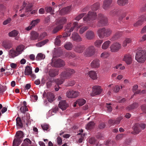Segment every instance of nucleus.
Returning <instances> with one entry per match:
<instances>
[{
	"label": "nucleus",
	"instance_id": "obj_3",
	"mask_svg": "<svg viewBox=\"0 0 146 146\" xmlns=\"http://www.w3.org/2000/svg\"><path fill=\"white\" fill-rule=\"evenodd\" d=\"M97 17L96 13L94 11H89L87 15L85 16L83 19L86 22L92 21L96 19Z\"/></svg>",
	"mask_w": 146,
	"mask_h": 146
},
{
	"label": "nucleus",
	"instance_id": "obj_24",
	"mask_svg": "<svg viewBox=\"0 0 146 146\" xmlns=\"http://www.w3.org/2000/svg\"><path fill=\"white\" fill-rule=\"evenodd\" d=\"M27 104L26 102L24 101L23 102V104L22 105L20 110L21 112L25 113L26 111H28V109L27 106Z\"/></svg>",
	"mask_w": 146,
	"mask_h": 146
},
{
	"label": "nucleus",
	"instance_id": "obj_39",
	"mask_svg": "<svg viewBox=\"0 0 146 146\" xmlns=\"http://www.w3.org/2000/svg\"><path fill=\"white\" fill-rule=\"evenodd\" d=\"M62 37V36L59 35L57 36L56 38L55 39L54 44L55 45L60 46L61 43V40L60 38Z\"/></svg>",
	"mask_w": 146,
	"mask_h": 146
},
{
	"label": "nucleus",
	"instance_id": "obj_37",
	"mask_svg": "<svg viewBox=\"0 0 146 146\" xmlns=\"http://www.w3.org/2000/svg\"><path fill=\"white\" fill-rule=\"evenodd\" d=\"M39 35L35 31H32L31 33V38L32 40L36 39L38 37Z\"/></svg>",
	"mask_w": 146,
	"mask_h": 146
},
{
	"label": "nucleus",
	"instance_id": "obj_60",
	"mask_svg": "<svg viewBox=\"0 0 146 146\" xmlns=\"http://www.w3.org/2000/svg\"><path fill=\"white\" fill-rule=\"evenodd\" d=\"M45 9L46 11L48 13H53L54 11V9H52V8L50 7H46L45 8Z\"/></svg>",
	"mask_w": 146,
	"mask_h": 146
},
{
	"label": "nucleus",
	"instance_id": "obj_44",
	"mask_svg": "<svg viewBox=\"0 0 146 146\" xmlns=\"http://www.w3.org/2000/svg\"><path fill=\"white\" fill-rule=\"evenodd\" d=\"M86 102V101L83 99H79L76 100V103L79 106H82Z\"/></svg>",
	"mask_w": 146,
	"mask_h": 146
},
{
	"label": "nucleus",
	"instance_id": "obj_17",
	"mask_svg": "<svg viewBox=\"0 0 146 146\" xmlns=\"http://www.w3.org/2000/svg\"><path fill=\"white\" fill-rule=\"evenodd\" d=\"M123 60L127 64H129L132 62V56L131 55L129 54H126L124 56Z\"/></svg>",
	"mask_w": 146,
	"mask_h": 146
},
{
	"label": "nucleus",
	"instance_id": "obj_13",
	"mask_svg": "<svg viewBox=\"0 0 146 146\" xmlns=\"http://www.w3.org/2000/svg\"><path fill=\"white\" fill-rule=\"evenodd\" d=\"M85 49V47L84 45L79 44L75 46L74 50L76 52L82 53Z\"/></svg>",
	"mask_w": 146,
	"mask_h": 146
},
{
	"label": "nucleus",
	"instance_id": "obj_8",
	"mask_svg": "<svg viewBox=\"0 0 146 146\" xmlns=\"http://www.w3.org/2000/svg\"><path fill=\"white\" fill-rule=\"evenodd\" d=\"M110 48L111 52H116L120 48L121 45L118 42H115L111 45Z\"/></svg>",
	"mask_w": 146,
	"mask_h": 146
},
{
	"label": "nucleus",
	"instance_id": "obj_35",
	"mask_svg": "<svg viewBox=\"0 0 146 146\" xmlns=\"http://www.w3.org/2000/svg\"><path fill=\"white\" fill-rule=\"evenodd\" d=\"M139 105L137 103H134L127 108V110H131L137 108Z\"/></svg>",
	"mask_w": 146,
	"mask_h": 146
},
{
	"label": "nucleus",
	"instance_id": "obj_56",
	"mask_svg": "<svg viewBox=\"0 0 146 146\" xmlns=\"http://www.w3.org/2000/svg\"><path fill=\"white\" fill-rule=\"evenodd\" d=\"M109 53L106 52H105L102 53L100 55V57L103 58H106L109 56Z\"/></svg>",
	"mask_w": 146,
	"mask_h": 146
},
{
	"label": "nucleus",
	"instance_id": "obj_27",
	"mask_svg": "<svg viewBox=\"0 0 146 146\" xmlns=\"http://www.w3.org/2000/svg\"><path fill=\"white\" fill-rule=\"evenodd\" d=\"M3 46L6 49H9L12 47V44L9 41H5L3 42Z\"/></svg>",
	"mask_w": 146,
	"mask_h": 146
},
{
	"label": "nucleus",
	"instance_id": "obj_26",
	"mask_svg": "<svg viewBox=\"0 0 146 146\" xmlns=\"http://www.w3.org/2000/svg\"><path fill=\"white\" fill-rule=\"evenodd\" d=\"M9 55L10 58H14L18 55L16 51H15L13 49H12L9 51Z\"/></svg>",
	"mask_w": 146,
	"mask_h": 146
},
{
	"label": "nucleus",
	"instance_id": "obj_48",
	"mask_svg": "<svg viewBox=\"0 0 146 146\" xmlns=\"http://www.w3.org/2000/svg\"><path fill=\"white\" fill-rule=\"evenodd\" d=\"M103 42V40H98L95 41L94 42L95 46L98 48H100L101 44Z\"/></svg>",
	"mask_w": 146,
	"mask_h": 146
},
{
	"label": "nucleus",
	"instance_id": "obj_51",
	"mask_svg": "<svg viewBox=\"0 0 146 146\" xmlns=\"http://www.w3.org/2000/svg\"><path fill=\"white\" fill-rule=\"evenodd\" d=\"M45 55L43 54L40 53L38 54L36 57V59L37 60H40L42 59H44L45 58Z\"/></svg>",
	"mask_w": 146,
	"mask_h": 146
},
{
	"label": "nucleus",
	"instance_id": "obj_15",
	"mask_svg": "<svg viewBox=\"0 0 146 146\" xmlns=\"http://www.w3.org/2000/svg\"><path fill=\"white\" fill-rule=\"evenodd\" d=\"M71 7V6H69L62 8L60 11V14L61 15H64L67 14L70 11Z\"/></svg>",
	"mask_w": 146,
	"mask_h": 146
},
{
	"label": "nucleus",
	"instance_id": "obj_7",
	"mask_svg": "<svg viewBox=\"0 0 146 146\" xmlns=\"http://www.w3.org/2000/svg\"><path fill=\"white\" fill-rule=\"evenodd\" d=\"M79 92L77 91L69 90L66 93L67 97L69 98H75L78 96Z\"/></svg>",
	"mask_w": 146,
	"mask_h": 146
},
{
	"label": "nucleus",
	"instance_id": "obj_10",
	"mask_svg": "<svg viewBox=\"0 0 146 146\" xmlns=\"http://www.w3.org/2000/svg\"><path fill=\"white\" fill-rule=\"evenodd\" d=\"M52 66L56 67H61L65 65L64 61L62 60L58 59L56 60L54 63L51 64Z\"/></svg>",
	"mask_w": 146,
	"mask_h": 146
},
{
	"label": "nucleus",
	"instance_id": "obj_59",
	"mask_svg": "<svg viewBox=\"0 0 146 146\" xmlns=\"http://www.w3.org/2000/svg\"><path fill=\"white\" fill-rule=\"evenodd\" d=\"M143 21L141 19V20H139L134 24V26L135 27H137L138 26H141L143 24Z\"/></svg>",
	"mask_w": 146,
	"mask_h": 146
},
{
	"label": "nucleus",
	"instance_id": "obj_30",
	"mask_svg": "<svg viewBox=\"0 0 146 146\" xmlns=\"http://www.w3.org/2000/svg\"><path fill=\"white\" fill-rule=\"evenodd\" d=\"M22 140L18 138L14 139L13 142V146H19Z\"/></svg>",
	"mask_w": 146,
	"mask_h": 146
},
{
	"label": "nucleus",
	"instance_id": "obj_23",
	"mask_svg": "<svg viewBox=\"0 0 146 146\" xmlns=\"http://www.w3.org/2000/svg\"><path fill=\"white\" fill-rule=\"evenodd\" d=\"M87 75L89 76L90 77L94 80L97 78L96 73L93 70L89 71L87 74Z\"/></svg>",
	"mask_w": 146,
	"mask_h": 146
},
{
	"label": "nucleus",
	"instance_id": "obj_33",
	"mask_svg": "<svg viewBox=\"0 0 146 146\" xmlns=\"http://www.w3.org/2000/svg\"><path fill=\"white\" fill-rule=\"evenodd\" d=\"M24 48V46L23 45H19L16 48V51L18 55L21 53Z\"/></svg>",
	"mask_w": 146,
	"mask_h": 146
},
{
	"label": "nucleus",
	"instance_id": "obj_6",
	"mask_svg": "<svg viewBox=\"0 0 146 146\" xmlns=\"http://www.w3.org/2000/svg\"><path fill=\"white\" fill-rule=\"evenodd\" d=\"M102 91V90L99 86H95L92 88V92L90 95L92 96L100 94Z\"/></svg>",
	"mask_w": 146,
	"mask_h": 146
},
{
	"label": "nucleus",
	"instance_id": "obj_34",
	"mask_svg": "<svg viewBox=\"0 0 146 146\" xmlns=\"http://www.w3.org/2000/svg\"><path fill=\"white\" fill-rule=\"evenodd\" d=\"M100 5L99 3H96L91 6V9L93 11H96L99 8Z\"/></svg>",
	"mask_w": 146,
	"mask_h": 146
},
{
	"label": "nucleus",
	"instance_id": "obj_32",
	"mask_svg": "<svg viewBox=\"0 0 146 146\" xmlns=\"http://www.w3.org/2000/svg\"><path fill=\"white\" fill-rule=\"evenodd\" d=\"M110 44L111 42L109 40L105 41L102 45V48L104 50L107 49L109 47Z\"/></svg>",
	"mask_w": 146,
	"mask_h": 146
},
{
	"label": "nucleus",
	"instance_id": "obj_19",
	"mask_svg": "<svg viewBox=\"0 0 146 146\" xmlns=\"http://www.w3.org/2000/svg\"><path fill=\"white\" fill-rule=\"evenodd\" d=\"M100 65V60L97 59L93 60L91 63V66L93 68H98Z\"/></svg>",
	"mask_w": 146,
	"mask_h": 146
},
{
	"label": "nucleus",
	"instance_id": "obj_29",
	"mask_svg": "<svg viewBox=\"0 0 146 146\" xmlns=\"http://www.w3.org/2000/svg\"><path fill=\"white\" fill-rule=\"evenodd\" d=\"M54 96L52 93L49 92L47 94V98L50 102H52L54 100Z\"/></svg>",
	"mask_w": 146,
	"mask_h": 146
},
{
	"label": "nucleus",
	"instance_id": "obj_54",
	"mask_svg": "<svg viewBox=\"0 0 146 146\" xmlns=\"http://www.w3.org/2000/svg\"><path fill=\"white\" fill-rule=\"evenodd\" d=\"M75 82L74 80H69L67 83H65V86H72L75 84Z\"/></svg>",
	"mask_w": 146,
	"mask_h": 146
},
{
	"label": "nucleus",
	"instance_id": "obj_14",
	"mask_svg": "<svg viewBox=\"0 0 146 146\" xmlns=\"http://www.w3.org/2000/svg\"><path fill=\"white\" fill-rule=\"evenodd\" d=\"M95 36V33L92 31H87L85 35L86 38L88 40L93 39L94 38Z\"/></svg>",
	"mask_w": 146,
	"mask_h": 146
},
{
	"label": "nucleus",
	"instance_id": "obj_38",
	"mask_svg": "<svg viewBox=\"0 0 146 146\" xmlns=\"http://www.w3.org/2000/svg\"><path fill=\"white\" fill-rule=\"evenodd\" d=\"M95 125V123L93 121H90L87 124L86 128L88 129H91L94 127Z\"/></svg>",
	"mask_w": 146,
	"mask_h": 146
},
{
	"label": "nucleus",
	"instance_id": "obj_45",
	"mask_svg": "<svg viewBox=\"0 0 146 146\" xmlns=\"http://www.w3.org/2000/svg\"><path fill=\"white\" fill-rule=\"evenodd\" d=\"M66 22V19L64 17L60 18L58 21V23H56V25H61L63 26V25Z\"/></svg>",
	"mask_w": 146,
	"mask_h": 146
},
{
	"label": "nucleus",
	"instance_id": "obj_64",
	"mask_svg": "<svg viewBox=\"0 0 146 146\" xmlns=\"http://www.w3.org/2000/svg\"><path fill=\"white\" fill-rule=\"evenodd\" d=\"M123 135H124L123 134H119L117 135L116 137V139L117 140H121L123 138Z\"/></svg>",
	"mask_w": 146,
	"mask_h": 146
},
{
	"label": "nucleus",
	"instance_id": "obj_21",
	"mask_svg": "<svg viewBox=\"0 0 146 146\" xmlns=\"http://www.w3.org/2000/svg\"><path fill=\"white\" fill-rule=\"evenodd\" d=\"M22 120L23 122L24 123H25L26 125H28V123L30 121V116L29 113H27L22 118Z\"/></svg>",
	"mask_w": 146,
	"mask_h": 146
},
{
	"label": "nucleus",
	"instance_id": "obj_63",
	"mask_svg": "<svg viewBox=\"0 0 146 146\" xmlns=\"http://www.w3.org/2000/svg\"><path fill=\"white\" fill-rule=\"evenodd\" d=\"M66 70H67V72H68L69 74H70V76L72 75L75 73V70L73 69H70V68H67Z\"/></svg>",
	"mask_w": 146,
	"mask_h": 146
},
{
	"label": "nucleus",
	"instance_id": "obj_1",
	"mask_svg": "<svg viewBox=\"0 0 146 146\" xmlns=\"http://www.w3.org/2000/svg\"><path fill=\"white\" fill-rule=\"evenodd\" d=\"M135 59L138 62L144 63L146 59V50H141L138 51L136 53Z\"/></svg>",
	"mask_w": 146,
	"mask_h": 146
},
{
	"label": "nucleus",
	"instance_id": "obj_57",
	"mask_svg": "<svg viewBox=\"0 0 146 146\" xmlns=\"http://www.w3.org/2000/svg\"><path fill=\"white\" fill-rule=\"evenodd\" d=\"M85 15L84 13H82L79 14L75 18V20L77 21H79Z\"/></svg>",
	"mask_w": 146,
	"mask_h": 146
},
{
	"label": "nucleus",
	"instance_id": "obj_11",
	"mask_svg": "<svg viewBox=\"0 0 146 146\" xmlns=\"http://www.w3.org/2000/svg\"><path fill=\"white\" fill-rule=\"evenodd\" d=\"M71 38L73 40L78 42H81L82 40V38L77 33H73Z\"/></svg>",
	"mask_w": 146,
	"mask_h": 146
},
{
	"label": "nucleus",
	"instance_id": "obj_52",
	"mask_svg": "<svg viewBox=\"0 0 146 146\" xmlns=\"http://www.w3.org/2000/svg\"><path fill=\"white\" fill-rule=\"evenodd\" d=\"M40 21V19H37L35 20H33L31 22V25L34 27Z\"/></svg>",
	"mask_w": 146,
	"mask_h": 146
},
{
	"label": "nucleus",
	"instance_id": "obj_43",
	"mask_svg": "<svg viewBox=\"0 0 146 146\" xmlns=\"http://www.w3.org/2000/svg\"><path fill=\"white\" fill-rule=\"evenodd\" d=\"M48 41V40L46 39L36 44V46L37 47H40L46 44Z\"/></svg>",
	"mask_w": 146,
	"mask_h": 146
},
{
	"label": "nucleus",
	"instance_id": "obj_25",
	"mask_svg": "<svg viewBox=\"0 0 146 146\" xmlns=\"http://www.w3.org/2000/svg\"><path fill=\"white\" fill-rule=\"evenodd\" d=\"M61 78H63L65 80L70 78V75L68 73L66 69L65 71L61 73Z\"/></svg>",
	"mask_w": 146,
	"mask_h": 146
},
{
	"label": "nucleus",
	"instance_id": "obj_62",
	"mask_svg": "<svg viewBox=\"0 0 146 146\" xmlns=\"http://www.w3.org/2000/svg\"><path fill=\"white\" fill-rule=\"evenodd\" d=\"M70 32H66L62 34V37L65 38L70 36Z\"/></svg>",
	"mask_w": 146,
	"mask_h": 146
},
{
	"label": "nucleus",
	"instance_id": "obj_22",
	"mask_svg": "<svg viewBox=\"0 0 146 146\" xmlns=\"http://www.w3.org/2000/svg\"><path fill=\"white\" fill-rule=\"evenodd\" d=\"M16 126L18 128H22L23 127V121L21 119V118L18 117L16 119Z\"/></svg>",
	"mask_w": 146,
	"mask_h": 146
},
{
	"label": "nucleus",
	"instance_id": "obj_50",
	"mask_svg": "<svg viewBox=\"0 0 146 146\" xmlns=\"http://www.w3.org/2000/svg\"><path fill=\"white\" fill-rule=\"evenodd\" d=\"M61 78L60 79H57L55 80V82L56 85H59L63 84L65 80L63 78Z\"/></svg>",
	"mask_w": 146,
	"mask_h": 146
},
{
	"label": "nucleus",
	"instance_id": "obj_47",
	"mask_svg": "<svg viewBox=\"0 0 146 146\" xmlns=\"http://www.w3.org/2000/svg\"><path fill=\"white\" fill-rule=\"evenodd\" d=\"M66 57L69 58H72L76 56L75 54L74 53H72L70 52H67L65 54Z\"/></svg>",
	"mask_w": 146,
	"mask_h": 146
},
{
	"label": "nucleus",
	"instance_id": "obj_40",
	"mask_svg": "<svg viewBox=\"0 0 146 146\" xmlns=\"http://www.w3.org/2000/svg\"><path fill=\"white\" fill-rule=\"evenodd\" d=\"M128 3V0H118L117 3L120 6H123Z\"/></svg>",
	"mask_w": 146,
	"mask_h": 146
},
{
	"label": "nucleus",
	"instance_id": "obj_2",
	"mask_svg": "<svg viewBox=\"0 0 146 146\" xmlns=\"http://www.w3.org/2000/svg\"><path fill=\"white\" fill-rule=\"evenodd\" d=\"M111 33L112 31L111 29L104 28L99 29L97 32L98 35L101 39L103 38L104 37H108Z\"/></svg>",
	"mask_w": 146,
	"mask_h": 146
},
{
	"label": "nucleus",
	"instance_id": "obj_46",
	"mask_svg": "<svg viewBox=\"0 0 146 146\" xmlns=\"http://www.w3.org/2000/svg\"><path fill=\"white\" fill-rule=\"evenodd\" d=\"M18 32L17 30H14L9 33V35L10 37H15L18 34Z\"/></svg>",
	"mask_w": 146,
	"mask_h": 146
},
{
	"label": "nucleus",
	"instance_id": "obj_31",
	"mask_svg": "<svg viewBox=\"0 0 146 146\" xmlns=\"http://www.w3.org/2000/svg\"><path fill=\"white\" fill-rule=\"evenodd\" d=\"M25 74L26 75H29L32 73V68L31 66H27L25 70Z\"/></svg>",
	"mask_w": 146,
	"mask_h": 146
},
{
	"label": "nucleus",
	"instance_id": "obj_49",
	"mask_svg": "<svg viewBox=\"0 0 146 146\" xmlns=\"http://www.w3.org/2000/svg\"><path fill=\"white\" fill-rule=\"evenodd\" d=\"M131 40L130 38H126L123 42V46L124 47L126 46L131 42Z\"/></svg>",
	"mask_w": 146,
	"mask_h": 146
},
{
	"label": "nucleus",
	"instance_id": "obj_9",
	"mask_svg": "<svg viewBox=\"0 0 146 146\" xmlns=\"http://www.w3.org/2000/svg\"><path fill=\"white\" fill-rule=\"evenodd\" d=\"M78 23L76 22H74L73 24L72 27L70 28V27L71 26V23L68 24L65 30V31L66 32H72L74 28L78 26Z\"/></svg>",
	"mask_w": 146,
	"mask_h": 146
},
{
	"label": "nucleus",
	"instance_id": "obj_18",
	"mask_svg": "<svg viewBox=\"0 0 146 146\" xmlns=\"http://www.w3.org/2000/svg\"><path fill=\"white\" fill-rule=\"evenodd\" d=\"M139 125V124H135L133 127V131L132 133L133 134H137L141 131V129Z\"/></svg>",
	"mask_w": 146,
	"mask_h": 146
},
{
	"label": "nucleus",
	"instance_id": "obj_58",
	"mask_svg": "<svg viewBox=\"0 0 146 146\" xmlns=\"http://www.w3.org/2000/svg\"><path fill=\"white\" fill-rule=\"evenodd\" d=\"M47 35L46 32H44L40 34L38 39L39 40H41L44 38Z\"/></svg>",
	"mask_w": 146,
	"mask_h": 146
},
{
	"label": "nucleus",
	"instance_id": "obj_12",
	"mask_svg": "<svg viewBox=\"0 0 146 146\" xmlns=\"http://www.w3.org/2000/svg\"><path fill=\"white\" fill-rule=\"evenodd\" d=\"M112 0H105L103 1L102 6L103 8L105 10H108L110 7Z\"/></svg>",
	"mask_w": 146,
	"mask_h": 146
},
{
	"label": "nucleus",
	"instance_id": "obj_61",
	"mask_svg": "<svg viewBox=\"0 0 146 146\" xmlns=\"http://www.w3.org/2000/svg\"><path fill=\"white\" fill-rule=\"evenodd\" d=\"M111 104L106 103L105 105V106L107 108L108 111L109 112H111L112 110V107L110 106Z\"/></svg>",
	"mask_w": 146,
	"mask_h": 146
},
{
	"label": "nucleus",
	"instance_id": "obj_5",
	"mask_svg": "<svg viewBox=\"0 0 146 146\" xmlns=\"http://www.w3.org/2000/svg\"><path fill=\"white\" fill-rule=\"evenodd\" d=\"M96 49L93 46H90L87 47L84 52V55L88 57H91L95 54Z\"/></svg>",
	"mask_w": 146,
	"mask_h": 146
},
{
	"label": "nucleus",
	"instance_id": "obj_4",
	"mask_svg": "<svg viewBox=\"0 0 146 146\" xmlns=\"http://www.w3.org/2000/svg\"><path fill=\"white\" fill-rule=\"evenodd\" d=\"M98 20L97 25L98 27H101L106 25L108 22L107 17L102 14L98 15Z\"/></svg>",
	"mask_w": 146,
	"mask_h": 146
},
{
	"label": "nucleus",
	"instance_id": "obj_36",
	"mask_svg": "<svg viewBox=\"0 0 146 146\" xmlns=\"http://www.w3.org/2000/svg\"><path fill=\"white\" fill-rule=\"evenodd\" d=\"M23 133L22 131H17L16 133L15 138H18L21 140H22V138L23 137Z\"/></svg>",
	"mask_w": 146,
	"mask_h": 146
},
{
	"label": "nucleus",
	"instance_id": "obj_28",
	"mask_svg": "<svg viewBox=\"0 0 146 146\" xmlns=\"http://www.w3.org/2000/svg\"><path fill=\"white\" fill-rule=\"evenodd\" d=\"M48 74L50 76L54 77L58 75V72L57 70L55 69H52L50 70Z\"/></svg>",
	"mask_w": 146,
	"mask_h": 146
},
{
	"label": "nucleus",
	"instance_id": "obj_53",
	"mask_svg": "<svg viewBox=\"0 0 146 146\" xmlns=\"http://www.w3.org/2000/svg\"><path fill=\"white\" fill-rule=\"evenodd\" d=\"M33 6V4L32 3H29L26 6L25 8V12H27L31 11L32 10V7Z\"/></svg>",
	"mask_w": 146,
	"mask_h": 146
},
{
	"label": "nucleus",
	"instance_id": "obj_55",
	"mask_svg": "<svg viewBox=\"0 0 146 146\" xmlns=\"http://www.w3.org/2000/svg\"><path fill=\"white\" fill-rule=\"evenodd\" d=\"M88 29V26L83 27L80 29L79 32L80 34H82Z\"/></svg>",
	"mask_w": 146,
	"mask_h": 146
},
{
	"label": "nucleus",
	"instance_id": "obj_16",
	"mask_svg": "<svg viewBox=\"0 0 146 146\" xmlns=\"http://www.w3.org/2000/svg\"><path fill=\"white\" fill-rule=\"evenodd\" d=\"M122 33L121 31H119L115 33L110 39L111 41H115L119 39L121 36Z\"/></svg>",
	"mask_w": 146,
	"mask_h": 146
},
{
	"label": "nucleus",
	"instance_id": "obj_41",
	"mask_svg": "<svg viewBox=\"0 0 146 146\" xmlns=\"http://www.w3.org/2000/svg\"><path fill=\"white\" fill-rule=\"evenodd\" d=\"M64 47L66 50H70L72 48L73 45L71 42H68L66 43L64 45Z\"/></svg>",
	"mask_w": 146,
	"mask_h": 146
},
{
	"label": "nucleus",
	"instance_id": "obj_42",
	"mask_svg": "<svg viewBox=\"0 0 146 146\" xmlns=\"http://www.w3.org/2000/svg\"><path fill=\"white\" fill-rule=\"evenodd\" d=\"M63 27V26L61 25H58L57 26L54 28L52 31V33L53 34H55L57 33L60 30L62 29Z\"/></svg>",
	"mask_w": 146,
	"mask_h": 146
},
{
	"label": "nucleus",
	"instance_id": "obj_20",
	"mask_svg": "<svg viewBox=\"0 0 146 146\" xmlns=\"http://www.w3.org/2000/svg\"><path fill=\"white\" fill-rule=\"evenodd\" d=\"M58 106L60 108L63 110L66 109L68 107V105L65 100H62L59 102Z\"/></svg>",
	"mask_w": 146,
	"mask_h": 146
}]
</instances>
